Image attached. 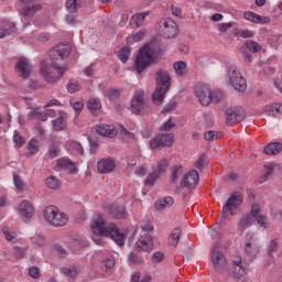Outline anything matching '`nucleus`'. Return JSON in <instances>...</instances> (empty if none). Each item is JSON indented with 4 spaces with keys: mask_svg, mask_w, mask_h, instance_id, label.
Segmentation results:
<instances>
[{
    "mask_svg": "<svg viewBox=\"0 0 282 282\" xmlns=\"http://www.w3.org/2000/svg\"><path fill=\"white\" fill-rule=\"evenodd\" d=\"M55 111L53 109H48L45 112H40V116L37 117V120H42V122H45L47 118H53L55 116Z\"/></svg>",
    "mask_w": 282,
    "mask_h": 282,
    "instance_id": "13d9d810",
    "label": "nucleus"
},
{
    "mask_svg": "<svg viewBox=\"0 0 282 282\" xmlns=\"http://www.w3.org/2000/svg\"><path fill=\"white\" fill-rule=\"evenodd\" d=\"M155 82L156 88L152 95V102H154V105H162L164 96L171 87V75L169 74V70L159 69L156 72Z\"/></svg>",
    "mask_w": 282,
    "mask_h": 282,
    "instance_id": "20e7f679",
    "label": "nucleus"
},
{
    "mask_svg": "<svg viewBox=\"0 0 282 282\" xmlns=\"http://www.w3.org/2000/svg\"><path fill=\"white\" fill-rule=\"evenodd\" d=\"M62 273L69 279H76L78 276V270L76 269L64 268L62 269Z\"/></svg>",
    "mask_w": 282,
    "mask_h": 282,
    "instance_id": "5fc2aeb1",
    "label": "nucleus"
},
{
    "mask_svg": "<svg viewBox=\"0 0 282 282\" xmlns=\"http://www.w3.org/2000/svg\"><path fill=\"white\" fill-rule=\"evenodd\" d=\"M251 217H253V219H256L259 228L267 230V228L270 227V223H268V217H265V215L261 214V207H259V205H257V204H253L251 206Z\"/></svg>",
    "mask_w": 282,
    "mask_h": 282,
    "instance_id": "a211bd4d",
    "label": "nucleus"
},
{
    "mask_svg": "<svg viewBox=\"0 0 282 282\" xmlns=\"http://www.w3.org/2000/svg\"><path fill=\"white\" fill-rule=\"evenodd\" d=\"M78 0H66V10L70 13L76 12L78 9Z\"/></svg>",
    "mask_w": 282,
    "mask_h": 282,
    "instance_id": "603ef678",
    "label": "nucleus"
},
{
    "mask_svg": "<svg viewBox=\"0 0 282 282\" xmlns=\"http://www.w3.org/2000/svg\"><path fill=\"white\" fill-rule=\"evenodd\" d=\"M227 124L232 126L237 120H239V113L232 108L226 110Z\"/></svg>",
    "mask_w": 282,
    "mask_h": 282,
    "instance_id": "e433bc0d",
    "label": "nucleus"
},
{
    "mask_svg": "<svg viewBox=\"0 0 282 282\" xmlns=\"http://www.w3.org/2000/svg\"><path fill=\"white\" fill-rule=\"evenodd\" d=\"M197 182H199V173H197L195 170H192L184 175L181 182V186L183 188H195V186H197Z\"/></svg>",
    "mask_w": 282,
    "mask_h": 282,
    "instance_id": "412c9836",
    "label": "nucleus"
},
{
    "mask_svg": "<svg viewBox=\"0 0 282 282\" xmlns=\"http://www.w3.org/2000/svg\"><path fill=\"white\" fill-rule=\"evenodd\" d=\"M279 250V239H271L267 246V252L269 257H274V252Z\"/></svg>",
    "mask_w": 282,
    "mask_h": 282,
    "instance_id": "ea45409f",
    "label": "nucleus"
},
{
    "mask_svg": "<svg viewBox=\"0 0 282 282\" xmlns=\"http://www.w3.org/2000/svg\"><path fill=\"white\" fill-rule=\"evenodd\" d=\"M171 182L175 184L182 177V165H174L171 167Z\"/></svg>",
    "mask_w": 282,
    "mask_h": 282,
    "instance_id": "a19ab883",
    "label": "nucleus"
},
{
    "mask_svg": "<svg viewBox=\"0 0 282 282\" xmlns=\"http://www.w3.org/2000/svg\"><path fill=\"white\" fill-rule=\"evenodd\" d=\"M69 54H72V46L69 44L61 43L50 51L51 65L54 69L57 70V75L54 74V70H52L50 65L42 63L40 67V74L43 76L46 83L54 85L58 78H62V76L65 75L67 72V66H61L58 64L62 63V61H65Z\"/></svg>",
    "mask_w": 282,
    "mask_h": 282,
    "instance_id": "f257e3e1",
    "label": "nucleus"
},
{
    "mask_svg": "<svg viewBox=\"0 0 282 282\" xmlns=\"http://www.w3.org/2000/svg\"><path fill=\"white\" fill-rule=\"evenodd\" d=\"M132 113H144L147 111V101H144V91H135L131 99Z\"/></svg>",
    "mask_w": 282,
    "mask_h": 282,
    "instance_id": "ddd939ff",
    "label": "nucleus"
},
{
    "mask_svg": "<svg viewBox=\"0 0 282 282\" xmlns=\"http://www.w3.org/2000/svg\"><path fill=\"white\" fill-rule=\"evenodd\" d=\"M128 261H129V263H133L134 265H138V264L142 263V261H144V258L140 257L135 252H131L128 256Z\"/></svg>",
    "mask_w": 282,
    "mask_h": 282,
    "instance_id": "3c124183",
    "label": "nucleus"
},
{
    "mask_svg": "<svg viewBox=\"0 0 282 282\" xmlns=\"http://www.w3.org/2000/svg\"><path fill=\"white\" fill-rule=\"evenodd\" d=\"M210 96V102L217 104V102H221V100H224V91L221 90H210L209 93Z\"/></svg>",
    "mask_w": 282,
    "mask_h": 282,
    "instance_id": "49530a36",
    "label": "nucleus"
},
{
    "mask_svg": "<svg viewBox=\"0 0 282 282\" xmlns=\"http://www.w3.org/2000/svg\"><path fill=\"white\" fill-rule=\"evenodd\" d=\"M88 110L93 116H96L100 109H102V104L100 102V99L97 98H90L87 102Z\"/></svg>",
    "mask_w": 282,
    "mask_h": 282,
    "instance_id": "7c9ffc66",
    "label": "nucleus"
},
{
    "mask_svg": "<svg viewBox=\"0 0 282 282\" xmlns=\"http://www.w3.org/2000/svg\"><path fill=\"white\" fill-rule=\"evenodd\" d=\"M2 232L7 241H17V234L10 231V229H8L7 227L2 229Z\"/></svg>",
    "mask_w": 282,
    "mask_h": 282,
    "instance_id": "6e6d98bb",
    "label": "nucleus"
},
{
    "mask_svg": "<svg viewBox=\"0 0 282 282\" xmlns=\"http://www.w3.org/2000/svg\"><path fill=\"white\" fill-rule=\"evenodd\" d=\"M106 96L109 100H116L117 98H120V89H110L106 93Z\"/></svg>",
    "mask_w": 282,
    "mask_h": 282,
    "instance_id": "69168bd1",
    "label": "nucleus"
},
{
    "mask_svg": "<svg viewBox=\"0 0 282 282\" xmlns=\"http://www.w3.org/2000/svg\"><path fill=\"white\" fill-rule=\"evenodd\" d=\"M17 32V26L14 23L4 22L0 24V39H4V36H10V34H14Z\"/></svg>",
    "mask_w": 282,
    "mask_h": 282,
    "instance_id": "393cba45",
    "label": "nucleus"
},
{
    "mask_svg": "<svg viewBox=\"0 0 282 282\" xmlns=\"http://www.w3.org/2000/svg\"><path fill=\"white\" fill-rule=\"evenodd\" d=\"M72 164V161L66 158H62L57 160V163L55 165V171H67V167Z\"/></svg>",
    "mask_w": 282,
    "mask_h": 282,
    "instance_id": "c03bdc74",
    "label": "nucleus"
},
{
    "mask_svg": "<svg viewBox=\"0 0 282 282\" xmlns=\"http://www.w3.org/2000/svg\"><path fill=\"white\" fill-rule=\"evenodd\" d=\"M162 177V174H159L156 171H152L144 181L145 186H154L155 182H158Z\"/></svg>",
    "mask_w": 282,
    "mask_h": 282,
    "instance_id": "c9c22d12",
    "label": "nucleus"
},
{
    "mask_svg": "<svg viewBox=\"0 0 282 282\" xmlns=\"http://www.w3.org/2000/svg\"><path fill=\"white\" fill-rule=\"evenodd\" d=\"M13 183L17 191H20V193H23V191L28 188V184H25V182H23V178H21V176L17 174H13Z\"/></svg>",
    "mask_w": 282,
    "mask_h": 282,
    "instance_id": "79ce46f5",
    "label": "nucleus"
},
{
    "mask_svg": "<svg viewBox=\"0 0 282 282\" xmlns=\"http://www.w3.org/2000/svg\"><path fill=\"white\" fill-rule=\"evenodd\" d=\"M109 213L112 215V217H115V219H124V217H127V209L124 206L118 207L116 205H111Z\"/></svg>",
    "mask_w": 282,
    "mask_h": 282,
    "instance_id": "c85d7f7f",
    "label": "nucleus"
},
{
    "mask_svg": "<svg viewBox=\"0 0 282 282\" xmlns=\"http://www.w3.org/2000/svg\"><path fill=\"white\" fill-rule=\"evenodd\" d=\"M166 169H169V159H162L158 162L154 171L162 175V173H165Z\"/></svg>",
    "mask_w": 282,
    "mask_h": 282,
    "instance_id": "de8ad7c7",
    "label": "nucleus"
},
{
    "mask_svg": "<svg viewBox=\"0 0 282 282\" xmlns=\"http://www.w3.org/2000/svg\"><path fill=\"white\" fill-rule=\"evenodd\" d=\"M261 50V44L254 41H247L240 48L239 52L242 54V58L246 63H250L252 61V55L248 52H252V54L259 53Z\"/></svg>",
    "mask_w": 282,
    "mask_h": 282,
    "instance_id": "f8f14e48",
    "label": "nucleus"
},
{
    "mask_svg": "<svg viewBox=\"0 0 282 282\" xmlns=\"http://www.w3.org/2000/svg\"><path fill=\"white\" fill-rule=\"evenodd\" d=\"M96 132L98 135L110 139L120 135L126 142H133L135 140V134L127 130L123 126L116 127L113 124L101 123L96 127Z\"/></svg>",
    "mask_w": 282,
    "mask_h": 282,
    "instance_id": "7ed1b4c3",
    "label": "nucleus"
},
{
    "mask_svg": "<svg viewBox=\"0 0 282 282\" xmlns=\"http://www.w3.org/2000/svg\"><path fill=\"white\" fill-rule=\"evenodd\" d=\"M175 107H177V102L171 101L162 110V113H171V111H174Z\"/></svg>",
    "mask_w": 282,
    "mask_h": 282,
    "instance_id": "774afa93",
    "label": "nucleus"
},
{
    "mask_svg": "<svg viewBox=\"0 0 282 282\" xmlns=\"http://www.w3.org/2000/svg\"><path fill=\"white\" fill-rule=\"evenodd\" d=\"M180 235H182V229H180V228H174L171 231V234L167 238L170 246H173L175 248L177 246V243H180Z\"/></svg>",
    "mask_w": 282,
    "mask_h": 282,
    "instance_id": "72a5a7b5",
    "label": "nucleus"
},
{
    "mask_svg": "<svg viewBox=\"0 0 282 282\" xmlns=\"http://www.w3.org/2000/svg\"><path fill=\"white\" fill-rule=\"evenodd\" d=\"M41 10V4L36 0H18L17 11L20 17H34Z\"/></svg>",
    "mask_w": 282,
    "mask_h": 282,
    "instance_id": "1a4fd4ad",
    "label": "nucleus"
},
{
    "mask_svg": "<svg viewBox=\"0 0 282 282\" xmlns=\"http://www.w3.org/2000/svg\"><path fill=\"white\" fill-rule=\"evenodd\" d=\"M26 149L31 155H36L39 151V140L31 139L26 145Z\"/></svg>",
    "mask_w": 282,
    "mask_h": 282,
    "instance_id": "09e8293b",
    "label": "nucleus"
},
{
    "mask_svg": "<svg viewBox=\"0 0 282 282\" xmlns=\"http://www.w3.org/2000/svg\"><path fill=\"white\" fill-rule=\"evenodd\" d=\"M148 34L147 29L140 30L137 33L130 35L127 37V43L128 45H133V43H140V41H142V39H144Z\"/></svg>",
    "mask_w": 282,
    "mask_h": 282,
    "instance_id": "c756f323",
    "label": "nucleus"
},
{
    "mask_svg": "<svg viewBox=\"0 0 282 282\" xmlns=\"http://www.w3.org/2000/svg\"><path fill=\"white\" fill-rule=\"evenodd\" d=\"M141 229L144 235H149L153 230V223H151V220L143 221L141 224Z\"/></svg>",
    "mask_w": 282,
    "mask_h": 282,
    "instance_id": "052dcab7",
    "label": "nucleus"
},
{
    "mask_svg": "<svg viewBox=\"0 0 282 282\" xmlns=\"http://www.w3.org/2000/svg\"><path fill=\"white\" fill-rule=\"evenodd\" d=\"M282 144L279 142L270 143L264 148L265 155H276V153H281Z\"/></svg>",
    "mask_w": 282,
    "mask_h": 282,
    "instance_id": "473e14b6",
    "label": "nucleus"
},
{
    "mask_svg": "<svg viewBox=\"0 0 282 282\" xmlns=\"http://www.w3.org/2000/svg\"><path fill=\"white\" fill-rule=\"evenodd\" d=\"M70 149L77 153V155H83L84 150H83V145L79 142L76 141H72L69 144Z\"/></svg>",
    "mask_w": 282,
    "mask_h": 282,
    "instance_id": "bf43d9fd",
    "label": "nucleus"
},
{
    "mask_svg": "<svg viewBox=\"0 0 282 282\" xmlns=\"http://www.w3.org/2000/svg\"><path fill=\"white\" fill-rule=\"evenodd\" d=\"M117 56L123 63L129 61V56H131V48L129 46L122 47L118 53Z\"/></svg>",
    "mask_w": 282,
    "mask_h": 282,
    "instance_id": "37998d69",
    "label": "nucleus"
},
{
    "mask_svg": "<svg viewBox=\"0 0 282 282\" xmlns=\"http://www.w3.org/2000/svg\"><path fill=\"white\" fill-rule=\"evenodd\" d=\"M212 263L216 270V272H224L228 270V262L226 261V257L221 251L217 249L212 250Z\"/></svg>",
    "mask_w": 282,
    "mask_h": 282,
    "instance_id": "2eb2a0df",
    "label": "nucleus"
},
{
    "mask_svg": "<svg viewBox=\"0 0 282 282\" xmlns=\"http://www.w3.org/2000/svg\"><path fill=\"white\" fill-rule=\"evenodd\" d=\"M139 251L149 252L153 250V238L150 234H143L135 243Z\"/></svg>",
    "mask_w": 282,
    "mask_h": 282,
    "instance_id": "4be33fe9",
    "label": "nucleus"
},
{
    "mask_svg": "<svg viewBox=\"0 0 282 282\" xmlns=\"http://www.w3.org/2000/svg\"><path fill=\"white\" fill-rule=\"evenodd\" d=\"M152 263H162L164 261V253L162 251H155L151 257Z\"/></svg>",
    "mask_w": 282,
    "mask_h": 282,
    "instance_id": "e2e57ef3",
    "label": "nucleus"
},
{
    "mask_svg": "<svg viewBox=\"0 0 282 282\" xmlns=\"http://www.w3.org/2000/svg\"><path fill=\"white\" fill-rule=\"evenodd\" d=\"M243 19L250 21V23H257L258 25H265L270 23V17H261L252 11H246L243 13Z\"/></svg>",
    "mask_w": 282,
    "mask_h": 282,
    "instance_id": "5701e85b",
    "label": "nucleus"
},
{
    "mask_svg": "<svg viewBox=\"0 0 282 282\" xmlns=\"http://www.w3.org/2000/svg\"><path fill=\"white\" fill-rule=\"evenodd\" d=\"M90 229L93 231L91 239L97 246H105L102 237H109L117 246H124V241H127V237L120 232L118 226L113 223L106 224L105 218L99 214L93 216Z\"/></svg>",
    "mask_w": 282,
    "mask_h": 282,
    "instance_id": "f03ea898",
    "label": "nucleus"
},
{
    "mask_svg": "<svg viewBox=\"0 0 282 282\" xmlns=\"http://www.w3.org/2000/svg\"><path fill=\"white\" fill-rule=\"evenodd\" d=\"M13 142L17 144L19 148L25 144V139L19 134V131L13 132Z\"/></svg>",
    "mask_w": 282,
    "mask_h": 282,
    "instance_id": "4d7b16f0",
    "label": "nucleus"
},
{
    "mask_svg": "<svg viewBox=\"0 0 282 282\" xmlns=\"http://www.w3.org/2000/svg\"><path fill=\"white\" fill-rule=\"evenodd\" d=\"M116 169V160L112 158L101 159L97 162V171L101 174L113 173Z\"/></svg>",
    "mask_w": 282,
    "mask_h": 282,
    "instance_id": "aec40b11",
    "label": "nucleus"
},
{
    "mask_svg": "<svg viewBox=\"0 0 282 282\" xmlns=\"http://www.w3.org/2000/svg\"><path fill=\"white\" fill-rule=\"evenodd\" d=\"M225 72L228 85H230L236 91H246L248 84L246 83V78H243V75L237 65H227Z\"/></svg>",
    "mask_w": 282,
    "mask_h": 282,
    "instance_id": "423d86ee",
    "label": "nucleus"
},
{
    "mask_svg": "<svg viewBox=\"0 0 282 282\" xmlns=\"http://www.w3.org/2000/svg\"><path fill=\"white\" fill-rule=\"evenodd\" d=\"M171 129H175V122H173V118H169L160 128V131H171Z\"/></svg>",
    "mask_w": 282,
    "mask_h": 282,
    "instance_id": "864d4df0",
    "label": "nucleus"
},
{
    "mask_svg": "<svg viewBox=\"0 0 282 282\" xmlns=\"http://www.w3.org/2000/svg\"><path fill=\"white\" fill-rule=\"evenodd\" d=\"M156 53L158 51H155V45L153 43L145 44L140 50L134 62V69L138 72V74H142V72H144V69H147L151 63H154Z\"/></svg>",
    "mask_w": 282,
    "mask_h": 282,
    "instance_id": "39448f33",
    "label": "nucleus"
},
{
    "mask_svg": "<svg viewBox=\"0 0 282 282\" xmlns=\"http://www.w3.org/2000/svg\"><path fill=\"white\" fill-rule=\"evenodd\" d=\"M102 265L105 267L107 272L108 270H111V268L116 265V260H113V257H108L102 261Z\"/></svg>",
    "mask_w": 282,
    "mask_h": 282,
    "instance_id": "0e129e2a",
    "label": "nucleus"
},
{
    "mask_svg": "<svg viewBox=\"0 0 282 282\" xmlns=\"http://www.w3.org/2000/svg\"><path fill=\"white\" fill-rule=\"evenodd\" d=\"M174 199L171 196H166L164 198L158 199L154 204L155 210H164V208H170V206H173Z\"/></svg>",
    "mask_w": 282,
    "mask_h": 282,
    "instance_id": "a878e982",
    "label": "nucleus"
},
{
    "mask_svg": "<svg viewBox=\"0 0 282 282\" xmlns=\"http://www.w3.org/2000/svg\"><path fill=\"white\" fill-rule=\"evenodd\" d=\"M252 226V214H247L240 218L238 221V230L243 232L245 230H248Z\"/></svg>",
    "mask_w": 282,
    "mask_h": 282,
    "instance_id": "bb28decb",
    "label": "nucleus"
},
{
    "mask_svg": "<svg viewBox=\"0 0 282 282\" xmlns=\"http://www.w3.org/2000/svg\"><path fill=\"white\" fill-rule=\"evenodd\" d=\"M45 184L51 191H57V188H61V182L55 176L47 177L45 180Z\"/></svg>",
    "mask_w": 282,
    "mask_h": 282,
    "instance_id": "58836bf2",
    "label": "nucleus"
},
{
    "mask_svg": "<svg viewBox=\"0 0 282 282\" xmlns=\"http://www.w3.org/2000/svg\"><path fill=\"white\" fill-rule=\"evenodd\" d=\"M245 254L247 259H256L259 256V243L257 242V238H254V234L248 232L245 236V246H243Z\"/></svg>",
    "mask_w": 282,
    "mask_h": 282,
    "instance_id": "9d476101",
    "label": "nucleus"
},
{
    "mask_svg": "<svg viewBox=\"0 0 282 282\" xmlns=\"http://www.w3.org/2000/svg\"><path fill=\"white\" fill-rule=\"evenodd\" d=\"M173 68L176 76H186V74H188V66L184 61L175 62Z\"/></svg>",
    "mask_w": 282,
    "mask_h": 282,
    "instance_id": "2f4dec72",
    "label": "nucleus"
},
{
    "mask_svg": "<svg viewBox=\"0 0 282 282\" xmlns=\"http://www.w3.org/2000/svg\"><path fill=\"white\" fill-rule=\"evenodd\" d=\"M232 269L235 276H243V274H246V268H243V262L240 257H236L232 261Z\"/></svg>",
    "mask_w": 282,
    "mask_h": 282,
    "instance_id": "cd10ccee",
    "label": "nucleus"
},
{
    "mask_svg": "<svg viewBox=\"0 0 282 282\" xmlns=\"http://www.w3.org/2000/svg\"><path fill=\"white\" fill-rule=\"evenodd\" d=\"M68 94H76V91H80V84L76 79H70L66 86Z\"/></svg>",
    "mask_w": 282,
    "mask_h": 282,
    "instance_id": "a18cd8bd",
    "label": "nucleus"
},
{
    "mask_svg": "<svg viewBox=\"0 0 282 282\" xmlns=\"http://www.w3.org/2000/svg\"><path fill=\"white\" fill-rule=\"evenodd\" d=\"M15 72L19 74L20 78H30L32 74V64L25 57H20L17 65Z\"/></svg>",
    "mask_w": 282,
    "mask_h": 282,
    "instance_id": "6ab92c4d",
    "label": "nucleus"
},
{
    "mask_svg": "<svg viewBox=\"0 0 282 282\" xmlns=\"http://www.w3.org/2000/svg\"><path fill=\"white\" fill-rule=\"evenodd\" d=\"M156 32L163 39H175L177 36V23L169 18L163 19L159 21Z\"/></svg>",
    "mask_w": 282,
    "mask_h": 282,
    "instance_id": "6e6552de",
    "label": "nucleus"
},
{
    "mask_svg": "<svg viewBox=\"0 0 282 282\" xmlns=\"http://www.w3.org/2000/svg\"><path fill=\"white\" fill-rule=\"evenodd\" d=\"M43 217L47 224H51V226H55V228H61L69 221V218L67 217V214L61 213L58 210V207L54 205H48L43 210Z\"/></svg>",
    "mask_w": 282,
    "mask_h": 282,
    "instance_id": "0eeeda50",
    "label": "nucleus"
},
{
    "mask_svg": "<svg viewBox=\"0 0 282 282\" xmlns=\"http://www.w3.org/2000/svg\"><path fill=\"white\" fill-rule=\"evenodd\" d=\"M147 17H149V11L137 13L132 15L131 23H134L135 28H140Z\"/></svg>",
    "mask_w": 282,
    "mask_h": 282,
    "instance_id": "f704fd0d",
    "label": "nucleus"
},
{
    "mask_svg": "<svg viewBox=\"0 0 282 282\" xmlns=\"http://www.w3.org/2000/svg\"><path fill=\"white\" fill-rule=\"evenodd\" d=\"M18 215L22 221H30L34 217V205L30 200H22L18 208Z\"/></svg>",
    "mask_w": 282,
    "mask_h": 282,
    "instance_id": "f3484780",
    "label": "nucleus"
},
{
    "mask_svg": "<svg viewBox=\"0 0 282 282\" xmlns=\"http://www.w3.org/2000/svg\"><path fill=\"white\" fill-rule=\"evenodd\" d=\"M276 167V164L274 163H269L264 165V180H268L272 173H274V169Z\"/></svg>",
    "mask_w": 282,
    "mask_h": 282,
    "instance_id": "680f3d73",
    "label": "nucleus"
},
{
    "mask_svg": "<svg viewBox=\"0 0 282 282\" xmlns=\"http://www.w3.org/2000/svg\"><path fill=\"white\" fill-rule=\"evenodd\" d=\"M195 96L204 107L210 104V86L208 84H198L195 87Z\"/></svg>",
    "mask_w": 282,
    "mask_h": 282,
    "instance_id": "4468645a",
    "label": "nucleus"
},
{
    "mask_svg": "<svg viewBox=\"0 0 282 282\" xmlns=\"http://www.w3.org/2000/svg\"><path fill=\"white\" fill-rule=\"evenodd\" d=\"M54 131H64V129H67V122L65 121V118L59 117L57 119H54L52 121Z\"/></svg>",
    "mask_w": 282,
    "mask_h": 282,
    "instance_id": "4c0bfd02",
    "label": "nucleus"
},
{
    "mask_svg": "<svg viewBox=\"0 0 282 282\" xmlns=\"http://www.w3.org/2000/svg\"><path fill=\"white\" fill-rule=\"evenodd\" d=\"M204 138L207 142H213V141L217 140V138H219V135L215 131L209 130V131L205 132Z\"/></svg>",
    "mask_w": 282,
    "mask_h": 282,
    "instance_id": "338daca9",
    "label": "nucleus"
},
{
    "mask_svg": "<svg viewBox=\"0 0 282 282\" xmlns=\"http://www.w3.org/2000/svg\"><path fill=\"white\" fill-rule=\"evenodd\" d=\"M243 196L239 192H235L227 199V203L223 207V215H235V210L241 206Z\"/></svg>",
    "mask_w": 282,
    "mask_h": 282,
    "instance_id": "9b49d317",
    "label": "nucleus"
},
{
    "mask_svg": "<svg viewBox=\"0 0 282 282\" xmlns=\"http://www.w3.org/2000/svg\"><path fill=\"white\" fill-rule=\"evenodd\" d=\"M173 134H158L150 140V148L155 150L164 147H173Z\"/></svg>",
    "mask_w": 282,
    "mask_h": 282,
    "instance_id": "dca6fc26",
    "label": "nucleus"
},
{
    "mask_svg": "<svg viewBox=\"0 0 282 282\" xmlns=\"http://www.w3.org/2000/svg\"><path fill=\"white\" fill-rule=\"evenodd\" d=\"M263 113L271 118H282V104H269L263 107Z\"/></svg>",
    "mask_w": 282,
    "mask_h": 282,
    "instance_id": "b1692460",
    "label": "nucleus"
},
{
    "mask_svg": "<svg viewBox=\"0 0 282 282\" xmlns=\"http://www.w3.org/2000/svg\"><path fill=\"white\" fill-rule=\"evenodd\" d=\"M70 107H73L74 111L78 115L80 111H83V107H85V104L82 99H70Z\"/></svg>",
    "mask_w": 282,
    "mask_h": 282,
    "instance_id": "8fccbe9b",
    "label": "nucleus"
}]
</instances>
